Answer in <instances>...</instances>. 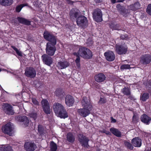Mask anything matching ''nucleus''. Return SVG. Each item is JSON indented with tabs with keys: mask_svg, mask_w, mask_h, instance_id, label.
Segmentation results:
<instances>
[{
	"mask_svg": "<svg viewBox=\"0 0 151 151\" xmlns=\"http://www.w3.org/2000/svg\"><path fill=\"white\" fill-rule=\"evenodd\" d=\"M81 104L83 108L78 109L77 111L80 116L85 117L90 114L93 106L89 99L86 97L83 98Z\"/></svg>",
	"mask_w": 151,
	"mask_h": 151,
	"instance_id": "f257e3e1",
	"label": "nucleus"
},
{
	"mask_svg": "<svg viewBox=\"0 0 151 151\" xmlns=\"http://www.w3.org/2000/svg\"><path fill=\"white\" fill-rule=\"evenodd\" d=\"M74 54L77 56H80L85 59H89L92 56L91 52L89 49L86 47L80 48L78 52L74 53Z\"/></svg>",
	"mask_w": 151,
	"mask_h": 151,
	"instance_id": "f03ea898",
	"label": "nucleus"
},
{
	"mask_svg": "<svg viewBox=\"0 0 151 151\" xmlns=\"http://www.w3.org/2000/svg\"><path fill=\"white\" fill-rule=\"evenodd\" d=\"M13 126L11 123H9L2 127V130L4 134L12 136L14 133Z\"/></svg>",
	"mask_w": 151,
	"mask_h": 151,
	"instance_id": "7ed1b4c3",
	"label": "nucleus"
},
{
	"mask_svg": "<svg viewBox=\"0 0 151 151\" xmlns=\"http://www.w3.org/2000/svg\"><path fill=\"white\" fill-rule=\"evenodd\" d=\"M55 45L51 42L47 43L46 51L47 54L50 56H52L54 55L56 50Z\"/></svg>",
	"mask_w": 151,
	"mask_h": 151,
	"instance_id": "20e7f679",
	"label": "nucleus"
},
{
	"mask_svg": "<svg viewBox=\"0 0 151 151\" xmlns=\"http://www.w3.org/2000/svg\"><path fill=\"white\" fill-rule=\"evenodd\" d=\"M93 19L96 22H101L102 20V12L100 9H95L93 13Z\"/></svg>",
	"mask_w": 151,
	"mask_h": 151,
	"instance_id": "39448f33",
	"label": "nucleus"
},
{
	"mask_svg": "<svg viewBox=\"0 0 151 151\" xmlns=\"http://www.w3.org/2000/svg\"><path fill=\"white\" fill-rule=\"evenodd\" d=\"M76 22L78 25L83 27L88 25L87 18L83 16L78 17L77 19Z\"/></svg>",
	"mask_w": 151,
	"mask_h": 151,
	"instance_id": "423d86ee",
	"label": "nucleus"
},
{
	"mask_svg": "<svg viewBox=\"0 0 151 151\" xmlns=\"http://www.w3.org/2000/svg\"><path fill=\"white\" fill-rule=\"evenodd\" d=\"M44 37L45 39L50 41L53 45H55L56 40L55 37L47 31H45L44 33Z\"/></svg>",
	"mask_w": 151,
	"mask_h": 151,
	"instance_id": "0eeeda50",
	"label": "nucleus"
},
{
	"mask_svg": "<svg viewBox=\"0 0 151 151\" xmlns=\"http://www.w3.org/2000/svg\"><path fill=\"white\" fill-rule=\"evenodd\" d=\"M127 47L125 45H116V52L119 55L125 54L127 51Z\"/></svg>",
	"mask_w": 151,
	"mask_h": 151,
	"instance_id": "6e6552de",
	"label": "nucleus"
},
{
	"mask_svg": "<svg viewBox=\"0 0 151 151\" xmlns=\"http://www.w3.org/2000/svg\"><path fill=\"white\" fill-rule=\"evenodd\" d=\"M24 74L27 77L33 78L36 76V72L35 70L33 68H27L25 70Z\"/></svg>",
	"mask_w": 151,
	"mask_h": 151,
	"instance_id": "1a4fd4ad",
	"label": "nucleus"
},
{
	"mask_svg": "<svg viewBox=\"0 0 151 151\" xmlns=\"http://www.w3.org/2000/svg\"><path fill=\"white\" fill-rule=\"evenodd\" d=\"M41 104L43 110L45 113L48 114L50 113V109L49 104L46 100L43 99L42 101Z\"/></svg>",
	"mask_w": 151,
	"mask_h": 151,
	"instance_id": "9d476101",
	"label": "nucleus"
},
{
	"mask_svg": "<svg viewBox=\"0 0 151 151\" xmlns=\"http://www.w3.org/2000/svg\"><path fill=\"white\" fill-rule=\"evenodd\" d=\"M79 141L82 145V146L84 147H88V142L89 139L83 135L80 134L78 135Z\"/></svg>",
	"mask_w": 151,
	"mask_h": 151,
	"instance_id": "9b49d317",
	"label": "nucleus"
},
{
	"mask_svg": "<svg viewBox=\"0 0 151 151\" xmlns=\"http://www.w3.org/2000/svg\"><path fill=\"white\" fill-rule=\"evenodd\" d=\"M24 147L27 151H34L37 146L34 143L28 142L25 143Z\"/></svg>",
	"mask_w": 151,
	"mask_h": 151,
	"instance_id": "f8f14e48",
	"label": "nucleus"
},
{
	"mask_svg": "<svg viewBox=\"0 0 151 151\" xmlns=\"http://www.w3.org/2000/svg\"><path fill=\"white\" fill-rule=\"evenodd\" d=\"M64 108L62 104L58 103H55L53 106V109L56 115L58 114Z\"/></svg>",
	"mask_w": 151,
	"mask_h": 151,
	"instance_id": "ddd939ff",
	"label": "nucleus"
},
{
	"mask_svg": "<svg viewBox=\"0 0 151 151\" xmlns=\"http://www.w3.org/2000/svg\"><path fill=\"white\" fill-rule=\"evenodd\" d=\"M3 108L5 113L7 114L12 115L14 113L11 106L7 104H4L3 105Z\"/></svg>",
	"mask_w": 151,
	"mask_h": 151,
	"instance_id": "4468645a",
	"label": "nucleus"
},
{
	"mask_svg": "<svg viewBox=\"0 0 151 151\" xmlns=\"http://www.w3.org/2000/svg\"><path fill=\"white\" fill-rule=\"evenodd\" d=\"M106 59L109 61H113L115 58V55L114 52L111 51L105 52L104 54Z\"/></svg>",
	"mask_w": 151,
	"mask_h": 151,
	"instance_id": "2eb2a0df",
	"label": "nucleus"
},
{
	"mask_svg": "<svg viewBox=\"0 0 151 151\" xmlns=\"http://www.w3.org/2000/svg\"><path fill=\"white\" fill-rule=\"evenodd\" d=\"M42 60L44 63L50 66L52 63V58L46 54L43 55L42 56Z\"/></svg>",
	"mask_w": 151,
	"mask_h": 151,
	"instance_id": "dca6fc26",
	"label": "nucleus"
},
{
	"mask_svg": "<svg viewBox=\"0 0 151 151\" xmlns=\"http://www.w3.org/2000/svg\"><path fill=\"white\" fill-rule=\"evenodd\" d=\"M16 120L19 122H23L25 127L28 126L29 121L27 117L25 116H18L16 118Z\"/></svg>",
	"mask_w": 151,
	"mask_h": 151,
	"instance_id": "f3484780",
	"label": "nucleus"
},
{
	"mask_svg": "<svg viewBox=\"0 0 151 151\" xmlns=\"http://www.w3.org/2000/svg\"><path fill=\"white\" fill-rule=\"evenodd\" d=\"M74 100L73 97L70 95L66 96L65 98V103L68 106H72L74 103Z\"/></svg>",
	"mask_w": 151,
	"mask_h": 151,
	"instance_id": "a211bd4d",
	"label": "nucleus"
},
{
	"mask_svg": "<svg viewBox=\"0 0 151 151\" xmlns=\"http://www.w3.org/2000/svg\"><path fill=\"white\" fill-rule=\"evenodd\" d=\"M151 61V56L148 55H143L141 58L140 62L143 64L149 63Z\"/></svg>",
	"mask_w": 151,
	"mask_h": 151,
	"instance_id": "6ab92c4d",
	"label": "nucleus"
},
{
	"mask_svg": "<svg viewBox=\"0 0 151 151\" xmlns=\"http://www.w3.org/2000/svg\"><path fill=\"white\" fill-rule=\"evenodd\" d=\"M132 143L135 147H140L142 144L141 139L138 137L133 138L132 140Z\"/></svg>",
	"mask_w": 151,
	"mask_h": 151,
	"instance_id": "aec40b11",
	"label": "nucleus"
},
{
	"mask_svg": "<svg viewBox=\"0 0 151 151\" xmlns=\"http://www.w3.org/2000/svg\"><path fill=\"white\" fill-rule=\"evenodd\" d=\"M95 81L98 82H101L104 81L106 79L105 76L103 73H100L95 76Z\"/></svg>",
	"mask_w": 151,
	"mask_h": 151,
	"instance_id": "412c9836",
	"label": "nucleus"
},
{
	"mask_svg": "<svg viewBox=\"0 0 151 151\" xmlns=\"http://www.w3.org/2000/svg\"><path fill=\"white\" fill-rule=\"evenodd\" d=\"M69 65L68 63L66 61H61L58 63L57 66L59 69H64Z\"/></svg>",
	"mask_w": 151,
	"mask_h": 151,
	"instance_id": "4be33fe9",
	"label": "nucleus"
},
{
	"mask_svg": "<svg viewBox=\"0 0 151 151\" xmlns=\"http://www.w3.org/2000/svg\"><path fill=\"white\" fill-rule=\"evenodd\" d=\"M141 121L147 124H148L151 120V118L147 115L144 114L141 117Z\"/></svg>",
	"mask_w": 151,
	"mask_h": 151,
	"instance_id": "5701e85b",
	"label": "nucleus"
},
{
	"mask_svg": "<svg viewBox=\"0 0 151 151\" xmlns=\"http://www.w3.org/2000/svg\"><path fill=\"white\" fill-rule=\"evenodd\" d=\"M56 115L61 118L65 119L68 117V113L65 108Z\"/></svg>",
	"mask_w": 151,
	"mask_h": 151,
	"instance_id": "b1692460",
	"label": "nucleus"
},
{
	"mask_svg": "<svg viewBox=\"0 0 151 151\" xmlns=\"http://www.w3.org/2000/svg\"><path fill=\"white\" fill-rule=\"evenodd\" d=\"M79 12L76 9H73L70 12V15L71 18H77L78 17Z\"/></svg>",
	"mask_w": 151,
	"mask_h": 151,
	"instance_id": "393cba45",
	"label": "nucleus"
},
{
	"mask_svg": "<svg viewBox=\"0 0 151 151\" xmlns=\"http://www.w3.org/2000/svg\"><path fill=\"white\" fill-rule=\"evenodd\" d=\"M0 151H13L12 147L8 145L0 146Z\"/></svg>",
	"mask_w": 151,
	"mask_h": 151,
	"instance_id": "a878e982",
	"label": "nucleus"
},
{
	"mask_svg": "<svg viewBox=\"0 0 151 151\" xmlns=\"http://www.w3.org/2000/svg\"><path fill=\"white\" fill-rule=\"evenodd\" d=\"M140 5L139 3L136 2L134 4L132 5L129 7V8L134 11H135L140 8Z\"/></svg>",
	"mask_w": 151,
	"mask_h": 151,
	"instance_id": "bb28decb",
	"label": "nucleus"
},
{
	"mask_svg": "<svg viewBox=\"0 0 151 151\" xmlns=\"http://www.w3.org/2000/svg\"><path fill=\"white\" fill-rule=\"evenodd\" d=\"M110 131L114 135L117 137H120L121 135V134L120 131L118 129L114 128H111L110 129Z\"/></svg>",
	"mask_w": 151,
	"mask_h": 151,
	"instance_id": "cd10ccee",
	"label": "nucleus"
},
{
	"mask_svg": "<svg viewBox=\"0 0 151 151\" xmlns=\"http://www.w3.org/2000/svg\"><path fill=\"white\" fill-rule=\"evenodd\" d=\"M13 0H0V4L3 5H9L12 4Z\"/></svg>",
	"mask_w": 151,
	"mask_h": 151,
	"instance_id": "c85d7f7f",
	"label": "nucleus"
},
{
	"mask_svg": "<svg viewBox=\"0 0 151 151\" xmlns=\"http://www.w3.org/2000/svg\"><path fill=\"white\" fill-rule=\"evenodd\" d=\"M18 21L20 23L27 25L30 24V22L27 20L22 17H18L17 18Z\"/></svg>",
	"mask_w": 151,
	"mask_h": 151,
	"instance_id": "c756f323",
	"label": "nucleus"
},
{
	"mask_svg": "<svg viewBox=\"0 0 151 151\" xmlns=\"http://www.w3.org/2000/svg\"><path fill=\"white\" fill-rule=\"evenodd\" d=\"M68 141L70 142H73L74 140V137L73 134L70 133L68 134L67 137Z\"/></svg>",
	"mask_w": 151,
	"mask_h": 151,
	"instance_id": "7c9ffc66",
	"label": "nucleus"
},
{
	"mask_svg": "<svg viewBox=\"0 0 151 151\" xmlns=\"http://www.w3.org/2000/svg\"><path fill=\"white\" fill-rule=\"evenodd\" d=\"M50 150L51 151H56L57 147L56 144L53 142H52L50 143Z\"/></svg>",
	"mask_w": 151,
	"mask_h": 151,
	"instance_id": "2f4dec72",
	"label": "nucleus"
},
{
	"mask_svg": "<svg viewBox=\"0 0 151 151\" xmlns=\"http://www.w3.org/2000/svg\"><path fill=\"white\" fill-rule=\"evenodd\" d=\"M27 6V3H25L23 4H21L17 6L16 9V11L17 12H20L22 8L24 6Z\"/></svg>",
	"mask_w": 151,
	"mask_h": 151,
	"instance_id": "473e14b6",
	"label": "nucleus"
},
{
	"mask_svg": "<svg viewBox=\"0 0 151 151\" xmlns=\"http://www.w3.org/2000/svg\"><path fill=\"white\" fill-rule=\"evenodd\" d=\"M149 98V95L147 93H144L141 97V99L143 101H145Z\"/></svg>",
	"mask_w": 151,
	"mask_h": 151,
	"instance_id": "72a5a7b5",
	"label": "nucleus"
},
{
	"mask_svg": "<svg viewBox=\"0 0 151 151\" xmlns=\"http://www.w3.org/2000/svg\"><path fill=\"white\" fill-rule=\"evenodd\" d=\"M123 93L127 95H128L130 94V91L128 88H125L122 90Z\"/></svg>",
	"mask_w": 151,
	"mask_h": 151,
	"instance_id": "f704fd0d",
	"label": "nucleus"
},
{
	"mask_svg": "<svg viewBox=\"0 0 151 151\" xmlns=\"http://www.w3.org/2000/svg\"><path fill=\"white\" fill-rule=\"evenodd\" d=\"M124 144L125 145L126 147H127V148H128L129 149H130L131 150H132L133 149V147L130 143L127 142H125Z\"/></svg>",
	"mask_w": 151,
	"mask_h": 151,
	"instance_id": "c9c22d12",
	"label": "nucleus"
},
{
	"mask_svg": "<svg viewBox=\"0 0 151 151\" xmlns=\"http://www.w3.org/2000/svg\"><path fill=\"white\" fill-rule=\"evenodd\" d=\"M131 68L130 65L128 64H124L122 65L121 67V68L122 70L129 69Z\"/></svg>",
	"mask_w": 151,
	"mask_h": 151,
	"instance_id": "e433bc0d",
	"label": "nucleus"
},
{
	"mask_svg": "<svg viewBox=\"0 0 151 151\" xmlns=\"http://www.w3.org/2000/svg\"><path fill=\"white\" fill-rule=\"evenodd\" d=\"M146 12L147 14L151 16V4L148 5L147 8Z\"/></svg>",
	"mask_w": 151,
	"mask_h": 151,
	"instance_id": "4c0bfd02",
	"label": "nucleus"
},
{
	"mask_svg": "<svg viewBox=\"0 0 151 151\" xmlns=\"http://www.w3.org/2000/svg\"><path fill=\"white\" fill-rule=\"evenodd\" d=\"M76 63V65L77 66L78 68H80V58L79 57L77 56L76 59L75 60Z\"/></svg>",
	"mask_w": 151,
	"mask_h": 151,
	"instance_id": "58836bf2",
	"label": "nucleus"
},
{
	"mask_svg": "<svg viewBox=\"0 0 151 151\" xmlns=\"http://www.w3.org/2000/svg\"><path fill=\"white\" fill-rule=\"evenodd\" d=\"M106 102V99L105 98L101 97L99 101V104H102L105 103Z\"/></svg>",
	"mask_w": 151,
	"mask_h": 151,
	"instance_id": "ea45409f",
	"label": "nucleus"
},
{
	"mask_svg": "<svg viewBox=\"0 0 151 151\" xmlns=\"http://www.w3.org/2000/svg\"><path fill=\"white\" fill-rule=\"evenodd\" d=\"M29 116L31 118H32L34 120H35L37 117V115L35 113H32L29 114Z\"/></svg>",
	"mask_w": 151,
	"mask_h": 151,
	"instance_id": "a19ab883",
	"label": "nucleus"
},
{
	"mask_svg": "<svg viewBox=\"0 0 151 151\" xmlns=\"http://www.w3.org/2000/svg\"><path fill=\"white\" fill-rule=\"evenodd\" d=\"M62 91L60 89H57L55 92V94L56 96L58 97Z\"/></svg>",
	"mask_w": 151,
	"mask_h": 151,
	"instance_id": "79ce46f5",
	"label": "nucleus"
},
{
	"mask_svg": "<svg viewBox=\"0 0 151 151\" xmlns=\"http://www.w3.org/2000/svg\"><path fill=\"white\" fill-rule=\"evenodd\" d=\"M43 130V127L41 125H39L38 126V130L40 134H41Z\"/></svg>",
	"mask_w": 151,
	"mask_h": 151,
	"instance_id": "37998d69",
	"label": "nucleus"
},
{
	"mask_svg": "<svg viewBox=\"0 0 151 151\" xmlns=\"http://www.w3.org/2000/svg\"><path fill=\"white\" fill-rule=\"evenodd\" d=\"M32 101L33 103L35 105H38L39 104L38 102L34 98L32 99Z\"/></svg>",
	"mask_w": 151,
	"mask_h": 151,
	"instance_id": "c03bdc74",
	"label": "nucleus"
},
{
	"mask_svg": "<svg viewBox=\"0 0 151 151\" xmlns=\"http://www.w3.org/2000/svg\"><path fill=\"white\" fill-rule=\"evenodd\" d=\"M65 95V93L62 91H61V93L59 94L58 97L62 99L63 98Z\"/></svg>",
	"mask_w": 151,
	"mask_h": 151,
	"instance_id": "a18cd8bd",
	"label": "nucleus"
},
{
	"mask_svg": "<svg viewBox=\"0 0 151 151\" xmlns=\"http://www.w3.org/2000/svg\"><path fill=\"white\" fill-rule=\"evenodd\" d=\"M111 28H112L114 29H115V30H119V25H116L114 26V27H112L111 25L110 26Z\"/></svg>",
	"mask_w": 151,
	"mask_h": 151,
	"instance_id": "49530a36",
	"label": "nucleus"
},
{
	"mask_svg": "<svg viewBox=\"0 0 151 151\" xmlns=\"http://www.w3.org/2000/svg\"><path fill=\"white\" fill-rule=\"evenodd\" d=\"M16 52L20 56H21L22 55V53L21 52L19 51L18 50H17V51H16Z\"/></svg>",
	"mask_w": 151,
	"mask_h": 151,
	"instance_id": "de8ad7c7",
	"label": "nucleus"
},
{
	"mask_svg": "<svg viewBox=\"0 0 151 151\" xmlns=\"http://www.w3.org/2000/svg\"><path fill=\"white\" fill-rule=\"evenodd\" d=\"M104 133H105L106 134H109L110 135L111 134V133L105 130L104 131Z\"/></svg>",
	"mask_w": 151,
	"mask_h": 151,
	"instance_id": "09e8293b",
	"label": "nucleus"
},
{
	"mask_svg": "<svg viewBox=\"0 0 151 151\" xmlns=\"http://www.w3.org/2000/svg\"><path fill=\"white\" fill-rule=\"evenodd\" d=\"M111 122H116V120L115 119H114L112 117L111 118Z\"/></svg>",
	"mask_w": 151,
	"mask_h": 151,
	"instance_id": "8fccbe9b",
	"label": "nucleus"
},
{
	"mask_svg": "<svg viewBox=\"0 0 151 151\" xmlns=\"http://www.w3.org/2000/svg\"><path fill=\"white\" fill-rule=\"evenodd\" d=\"M7 72L8 73H11L13 74H15V73H14V71L13 70H12L11 71H7Z\"/></svg>",
	"mask_w": 151,
	"mask_h": 151,
	"instance_id": "3c124183",
	"label": "nucleus"
},
{
	"mask_svg": "<svg viewBox=\"0 0 151 151\" xmlns=\"http://www.w3.org/2000/svg\"><path fill=\"white\" fill-rule=\"evenodd\" d=\"M133 121H135L137 119V117L134 115L133 117Z\"/></svg>",
	"mask_w": 151,
	"mask_h": 151,
	"instance_id": "603ef678",
	"label": "nucleus"
},
{
	"mask_svg": "<svg viewBox=\"0 0 151 151\" xmlns=\"http://www.w3.org/2000/svg\"><path fill=\"white\" fill-rule=\"evenodd\" d=\"M12 47L14 49V50L16 52V51H17V50H18L16 47H15L14 46H12Z\"/></svg>",
	"mask_w": 151,
	"mask_h": 151,
	"instance_id": "864d4df0",
	"label": "nucleus"
},
{
	"mask_svg": "<svg viewBox=\"0 0 151 151\" xmlns=\"http://www.w3.org/2000/svg\"><path fill=\"white\" fill-rule=\"evenodd\" d=\"M95 1L97 3H99L101 2L102 0H95Z\"/></svg>",
	"mask_w": 151,
	"mask_h": 151,
	"instance_id": "5fc2aeb1",
	"label": "nucleus"
},
{
	"mask_svg": "<svg viewBox=\"0 0 151 151\" xmlns=\"http://www.w3.org/2000/svg\"><path fill=\"white\" fill-rule=\"evenodd\" d=\"M111 2L113 3H114L116 2L115 0H111Z\"/></svg>",
	"mask_w": 151,
	"mask_h": 151,
	"instance_id": "6e6d98bb",
	"label": "nucleus"
},
{
	"mask_svg": "<svg viewBox=\"0 0 151 151\" xmlns=\"http://www.w3.org/2000/svg\"><path fill=\"white\" fill-rule=\"evenodd\" d=\"M124 0H118L117 1V2H122Z\"/></svg>",
	"mask_w": 151,
	"mask_h": 151,
	"instance_id": "4d7b16f0",
	"label": "nucleus"
},
{
	"mask_svg": "<svg viewBox=\"0 0 151 151\" xmlns=\"http://www.w3.org/2000/svg\"><path fill=\"white\" fill-rule=\"evenodd\" d=\"M3 70H4V69H0V72H1V71H3Z\"/></svg>",
	"mask_w": 151,
	"mask_h": 151,
	"instance_id": "13d9d810",
	"label": "nucleus"
},
{
	"mask_svg": "<svg viewBox=\"0 0 151 151\" xmlns=\"http://www.w3.org/2000/svg\"><path fill=\"white\" fill-rule=\"evenodd\" d=\"M2 87H1V85H0V89L1 90V89H2Z\"/></svg>",
	"mask_w": 151,
	"mask_h": 151,
	"instance_id": "bf43d9fd",
	"label": "nucleus"
}]
</instances>
